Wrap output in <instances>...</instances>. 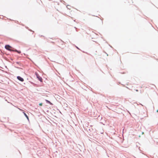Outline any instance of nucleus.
Segmentation results:
<instances>
[{
	"label": "nucleus",
	"mask_w": 158,
	"mask_h": 158,
	"mask_svg": "<svg viewBox=\"0 0 158 158\" xmlns=\"http://www.w3.org/2000/svg\"><path fill=\"white\" fill-rule=\"evenodd\" d=\"M23 113L24 115H25V117L27 118L28 120L29 121V118H28V116L26 114V113H25L24 112H23Z\"/></svg>",
	"instance_id": "nucleus-5"
},
{
	"label": "nucleus",
	"mask_w": 158,
	"mask_h": 158,
	"mask_svg": "<svg viewBox=\"0 0 158 158\" xmlns=\"http://www.w3.org/2000/svg\"><path fill=\"white\" fill-rule=\"evenodd\" d=\"M16 63L17 64H19V62H16Z\"/></svg>",
	"instance_id": "nucleus-8"
},
{
	"label": "nucleus",
	"mask_w": 158,
	"mask_h": 158,
	"mask_svg": "<svg viewBox=\"0 0 158 158\" xmlns=\"http://www.w3.org/2000/svg\"><path fill=\"white\" fill-rule=\"evenodd\" d=\"M21 64H20V66H21V65H20Z\"/></svg>",
	"instance_id": "nucleus-13"
},
{
	"label": "nucleus",
	"mask_w": 158,
	"mask_h": 158,
	"mask_svg": "<svg viewBox=\"0 0 158 158\" xmlns=\"http://www.w3.org/2000/svg\"><path fill=\"white\" fill-rule=\"evenodd\" d=\"M14 51L16 52L19 54L20 53H21V52L20 51H18L16 49H15V50H14Z\"/></svg>",
	"instance_id": "nucleus-6"
},
{
	"label": "nucleus",
	"mask_w": 158,
	"mask_h": 158,
	"mask_svg": "<svg viewBox=\"0 0 158 158\" xmlns=\"http://www.w3.org/2000/svg\"><path fill=\"white\" fill-rule=\"evenodd\" d=\"M157 112H158V110H157Z\"/></svg>",
	"instance_id": "nucleus-12"
},
{
	"label": "nucleus",
	"mask_w": 158,
	"mask_h": 158,
	"mask_svg": "<svg viewBox=\"0 0 158 158\" xmlns=\"http://www.w3.org/2000/svg\"><path fill=\"white\" fill-rule=\"evenodd\" d=\"M77 47V48H78V49H79V48H78L77 47Z\"/></svg>",
	"instance_id": "nucleus-11"
},
{
	"label": "nucleus",
	"mask_w": 158,
	"mask_h": 158,
	"mask_svg": "<svg viewBox=\"0 0 158 158\" xmlns=\"http://www.w3.org/2000/svg\"><path fill=\"white\" fill-rule=\"evenodd\" d=\"M16 68H18V69H20V68H19V67H16Z\"/></svg>",
	"instance_id": "nucleus-10"
},
{
	"label": "nucleus",
	"mask_w": 158,
	"mask_h": 158,
	"mask_svg": "<svg viewBox=\"0 0 158 158\" xmlns=\"http://www.w3.org/2000/svg\"><path fill=\"white\" fill-rule=\"evenodd\" d=\"M36 77L39 81L40 82H42L43 79L41 77H40L38 74L36 75Z\"/></svg>",
	"instance_id": "nucleus-2"
},
{
	"label": "nucleus",
	"mask_w": 158,
	"mask_h": 158,
	"mask_svg": "<svg viewBox=\"0 0 158 158\" xmlns=\"http://www.w3.org/2000/svg\"><path fill=\"white\" fill-rule=\"evenodd\" d=\"M42 103H40L39 104V105L40 106H41L42 105Z\"/></svg>",
	"instance_id": "nucleus-7"
},
{
	"label": "nucleus",
	"mask_w": 158,
	"mask_h": 158,
	"mask_svg": "<svg viewBox=\"0 0 158 158\" xmlns=\"http://www.w3.org/2000/svg\"><path fill=\"white\" fill-rule=\"evenodd\" d=\"M5 48L7 50L14 52V49L9 45H6L5 46Z\"/></svg>",
	"instance_id": "nucleus-1"
},
{
	"label": "nucleus",
	"mask_w": 158,
	"mask_h": 158,
	"mask_svg": "<svg viewBox=\"0 0 158 158\" xmlns=\"http://www.w3.org/2000/svg\"><path fill=\"white\" fill-rule=\"evenodd\" d=\"M135 90H136V91H138V90H137V89H136Z\"/></svg>",
	"instance_id": "nucleus-9"
},
{
	"label": "nucleus",
	"mask_w": 158,
	"mask_h": 158,
	"mask_svg": "<svg viewBox=\"0 0 158 158\" xmlns=\"http://www.w3.org/2000/svg\"><path fill=\"white\" fill-rule=\"evenodd\" d=\"M17 78L18 80L21 81H24L23 79L20 76H18L17 77Z\"/></svg>",
	"instance_id": "nucleus-3"
},
{
	"label": "nucleus",
	"mask_w": 158,
	"mask_h": 158,
	"mask_svg": "<svg viewBox=\"0 0 158 158\" xmlns=\"http://www.w3.org/2000/svg\"><path fill=\"white\" fill-rule=\"evenodd\" d=\"M45 100V101H46V102L47 103H48V104H50L51 105H53V104L50 101H48V100H46V99Z\"/></svg>",
	"instance_id": "nucleus-4"
}]
</instances>
